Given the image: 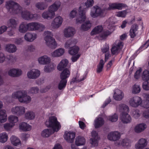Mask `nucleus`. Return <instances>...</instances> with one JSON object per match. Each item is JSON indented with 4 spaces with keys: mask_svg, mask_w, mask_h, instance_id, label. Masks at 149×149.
Wrapping results in <instances>:
<instances>
[{
    "mask_svg": "<svg viewBox=\"0 0 149 149\" xmlns=\"http://www.w3.org/2000/svg\"><path fill=\"white\" fill-rule=\"evenodd\" d=\"M44 39L46 45L52 49H55L57 47V44L55 40L53 38V34L49 31H47L44 33Z\"/></svg>",
    "mask_w": 149,
    "mask_h": 149,
    "instance_id": "obj_4",
    "label": "nucleus"
},
{
    "mask_svg": "<svg viewBox=\"0 0 149 149\" xmlns=\"http://www.w3.org/2000/svg\"><path fill=\"white\" fill-rule=\"evenodd\" d=\"M142 87L145 90H149V81H144Z\"/></svg>",
    "mask_w": 149,
    "mask_h": 149,
    "instance_id": "obj_61",
    "label": "nucleus"
},
{
    "mask_svg": "<svg viewBox=\"0 0 149 149\" xmlns=\"http://www.w3.org/2000/svg\"><path fill=\"white\" fill-rule=\"evenodd\" d=\"M117 109L122 112V113H127L129 111L128 107L126 105L122 103L118 105Z\"/></svg>",
    "mask_w": 149,
    "mask_h": 149,
    "instance_id": "obj_42",
    "label": "nucleus"
},
{
    "mask_svg": "<svg viewBox=\"0 0 149 149\" xmlns=\"http://www.w3.org/2000/svg\"><path fill=\"white\" fill-rule=\"evenodd\" d=\"M85 77L84 76H80L79 73H77L76 76L72 79L71 83L74 82H79L85 79Z\"/></svg>",
    "mask_w": 149,
    "mask_h": 149,
    "instance_id": "obj_39",
    "label": "nucleus"
},
{
    "mask_svg": "<svg viewBox=\"0 0 149 149\" xmlns=\"http://www.w3.org/2000/svg\"><path fill=\"white\" fill-rule=\"evenodd\" d=\"M147 127V125L146 123H140L135 126L134 131L136 133H139L144 131Z\"/></svg>",
    "mask_w": 149,
    "mask_h": 149,
    "instance_id": "obj_18",
    "label": "nucleus"
},
{
    "mask_svg": "<svg viewBox=\"0 0 149 149\" xmlns=\"http://www.w3.org/2000/svg\"><path fill=\"white\" fill-rule=\"evenodd\" d=\"M55 15L48 9L47 11H45L42 14V17L44 19H51L53 18Z\"/></svg>",
    "mask_w": 149,
    "mask_h": 149,
    "instance_id": "obj_30",
    "label": "nucleus"
},
{
    "mask_svg": "<svg viewBox=\"0 0 149 149\" xmlns=\"http://www.w3.org/2000/svg\"><path fill=\"white\" fill-rule=\"evenodd\" d=\"M5 49L6 52L10 53H13L16 51L17 48L14 44H8L5 45Z\"/></svg>",
    "mask_w": 149,
    "mask_h": 149,
    "instance_id": "obj_29",
    "label": "nucleus"
},
{
    "mask_svg": "<svg viewBox=\"0 0 149 149\" xmlns=\"http://www.w3.org/2000/svg\"><path fill=\"white\" fill-rule=\"evenodd\" d=\"M11 143L15 146H20L22 144L20 139L15 136H12L10 138Z\"/></svg>",
    "mask_w": 149,
    "mask_h": 149,
    "instance_id": "obj_34",
    "label": "nucleus"
},
{
    "mask_svg": "<svg viewBox=\"0 0 149 149\" xmlns=\"http://www.w3.org/2000/svg\"><path fill=\"white\" fill-rule=\"evenodd\" d=\"M108 5L109 7H105L107 11L111 10L116 9V3H109L108 4Z\"/></svg>",
    "mask_w": 149,
    "mask_h": 149,
    "instance_id": "obj_60",
    "label": "nucleus"
},
{
    "mask_svg": "<svg viewBox=\"0 0 149 149\" xmlns=\"http://www.w3.org/2000/svg\"><path fill=\"white\" fill-rule=\"evenodd\" d=\"M22 74V70L18 68H12L8 71V74L10 76L13 77H19Z\"/></svg>",
    "mask_w": 149,
    "mask_h": 149,
    "instance_id": "obj_13",
    "label": "nucleus"
},
{
    "mask_svg": "<svg viewBox=\"0 0 149 149\" xmlns=\"http://www.w3.org/2000/svg\"><path fill=\"white\" fill-rule=\"evenodd\" d=\"M19 31L21 33H25L29 31L27 24L26 22H22L19 25Z\"/></svg>",
    "mask_w": 149,
    "mask_h": 149,
    "instance_id": "obj_41",
    "label": "nucleus"
},
{
    "mask_svg": "<svg viewBox=\"0 0 149 149\" xmlns=\"http://www.w3.org/2000/svg\"><path fill=\"white\" fill-rule=\"evenodd\" d=\"M120 119L122 123L125 124L130 123L132 120L131 116L128 113H121Z\"/></svg>",
    "mask_w": 149,
    "mask_h": 149,
    "instance_id": "obj_23",
    "label": "nucleus"
},
{
    "mask_svg": "<svg viewBox=\"0 0 149 149\" xmlns=\"http://www.w3.org/2000/svg\"><path fill=\"white\" fill-rule=\"evenodd\" d=\"M104 122V120L102 118L97 117L94 120V125L95 128H97L102 126Z\"/></svg>",
    "mask_w": 149,
    "mask_h": 149,
    "instance_id": "obj_32",
    "label": "nucleus"
},
{
    "mask_svg": "<svg viewBox=\"0 0 149 149\" xmlns=\"http://www.w3.org/2000/svg\"><path fill=\"white\" fill-rule=\"evenodd\" d=\"M116 146H122L123 147H129L131 146V141L127 139H125L117 142H115Z\"/></svg>",
    "mask_w": 149,
    "mask_h": 149,
    "instance_id": "obj_20",
    "label": "nucleus"
},
{
    "mask_svg": "<svg viewBox=\"0 0 149 149\" xmlns=\"http://www.w3.org/2000/svg\"><path fill=\"white\" fill-rule=\"evenodd\" d=\"M142 71V69L140 68L137 70L135 73L134 75V77L136 79H138L141 77V73Z\"/></svg>",
    "mask_w": 149,
    "mask_h": 149,
    "instance_id": "obj_64",
    "label": "nucleus"
},
{
    "mask_svg": "<svg viewBox=\"0 0 149 149\" xmlns=\"http://www.w3.org/2000/svg\"><path fill=\"white\" fill-rule=\"evenodd\" d=\"M18 22L14 18L10 19L7 22V25L8 28L16 29L18 24Z\"/></svg>",
    "mask_w": 149,
    "mask_h": 149,
    "instance_id": "obj_31",
    "label": "nucleus"
},
{
    "mask_svg": "<svg viewBox=\"0 0 149 149\" xmlns=\"http://www.w3.org/2000/svg\"><path fill=\"white\" fill-rule=\"evenodd\" d=\"M92 26V23L90 21H86L81 25V29L83 31H86L90 29Z\"/></svg>",
    "mask_w": 149,
    "mask_h": 149,
    "instance_id": "obj_44",
    "label": "nucleus"
},
{
    "mask_svg": "<svg viewBox=\"0 0 149 149\" xmlns=\"http://www.w3.org/2000/svg\"><path fill=\"white\" fill-rule=\"evenodd\" d=\"M14 126L10 123H6L3 125L4 130L8 131H10Z\"/></svg>",
    "mask_w": 149,
    "mask_h": 149,
    "instance_id": "obj_54",
    "label": "nucleus"
},
{
    "mask_svg": "<svg viewBox=\"0 0 149 149\" xmlns=\"http://www.w3.org/2000/svg\"><path fill=\"white\" fill-rule=\"evenodd\" d=\"M111 33V32L106 30H103L102 26H98L95 27L91 33V35L99 34V38L100 40L106 39L107 37Z\"/></svg>",
    "mask_w": 149,
    "mask_h": 149,
    "instance_id": "obj_5",
    "label": "nucleus"
},
{
    "mask_svg": "<svg viewBox=\"0 0 149 149\" xmlns=\"http://www.w3.org/2000/svg\"><path fill=\"white\" fill-rule=\"evenodd\" d=\"M78 10L77 9H74L70 13L69 16L70 19L74 18L77 15Z\"/></svg>",
    "mask_w": 149,
    "mask_h": 149,
    "instance_id": "obj_58",
    "label": "nucleus"
},
{
    "mask_svg": "<svg viewBox=\"0 0 149 149\" xmlns=\"http://www.w3.org/2000/svg\"><path fill=\"white\" fill-rule=\"evenodd\" d=\"M37 34L34 33L28 32L24 36V39L26 41L29 42H32L36 39Z\"/></svg>",
    "mask_w": 149,
    "mask_h": 149,
    "instance_id": "obj_24",
    "label": "nucleus"
},
{
    "mask_svg": "<svg viewBox=\"0 0 149 149\" xmlns=\"http://www.w3.org/2000/svg\"><path fill=\"white\" fill-rule=\"evenodd\" d=\"M75 143L77 146L82 145L85 144V140L83 137L79 136L76 138Z\"/></svg>",
    "mask_w": 149,
    "mask_h": 149,
    "instance_id": "obj_46",
    "label": "nucleus"
},
{
    "mask_svg": "<svg viewBox=\"0 0 149 149\" xmlns=\"http://www.w3.org/2000/svg\"><path fill=\"white\" fill-rule=\"evenodd\" d=\"M5 8L8 11L13 14H17L21 13L22 17L26 20H30L34 18H37L38 15L32 14L27 10L22 11V8L17 3L12 0L6 1Z\"/></svg>",
    "mask_w": 149,
    "mask_h": 149,
    "instance_id": "obj_1",
    "label": "nucleus"
},
{
    "mask_svg": "<svg viewBox=\"0 0 149 149\" xmlns=\"http://www.w3.org/2000/svg\"><path fill=\"white\" fill-rule=\"evenodd\" d=\"M19 129L20 131L26 132L30 131L31 128V126L25 122H22L19 124Z\"/></svg>",
    "mask_w": 149,
    "mask_h": 149,
    "instance_id": "obj_27",
    "label": "nucleus"
},
{
    "mask_svg": "<svg viewBox=\"0 0 149 149\" xmlns=\"http://www.w3.org/2000/svg\"><path fill=\"white\" fill-rule=\"evenodd\" d=\"M55 132L49 129H46L43 130L41 133V135L43 138H47Z\"/></svg>",
    "mask_w": 149,
    "mask_h": 149,
    "instance_id": "obj_36",
    "label": "nucleus"
},
{
    "mask_svg": "<svg viewBox=\"0 0 149 149\" xmlns=\"http://www.w3.org/2000/svg\"><path fill=\"white\" fill-rule=\"evenodd\" d=\"M39 88L36 87L31 88L29 90V92L31 94H36L39 91Z\"/></svg>",
    "mask_w": 149,
    "mask_h": 149,
    "instance_id": "obj_63",
    "label": "nucleus"
},
{
    "mask_svg": "<svg viewBox=\"0 0 149 149\" xmlns=\"http://www.w3.org/2000/svg\"><path fill=\"white\" fill-rule=\"evenodd\" d=\"M35 117V113L32 111H28L24 113V118L25 119L28 120H34Z\"/></svg>",
    "mask_w": 149,
    "mask_h": 149,
    "instance_id": "obj_33",
    "label": "nucleus"
},
{
    "mask_svg": "<svg viewBox=\"0 0 149 149\" xmlns=\"http://www.w3.org/2000/svg\"><path fill=\"white\" fill-rule=\"evenodd\" d=\"M115 45L113 47L111 51L113 54H117L122 48L123 46V42L119 40H117L116 41Z\"/></svg>",
    "mask_w": 149,
    "mask_h": 149,
    "instance_id": "obj_14",
    "label": "nucleus"
},
{
    "mask_svg": "<svg viewBox=\"0 0 149 149\" xmlns=\"http://www.w3.org/2000/svg\"><path fill=\"white\" fill-rule=\"evenodd\" d=\"M12 97L13 98L17 99L21 103L28 104L31 101L32 98L28 95L27 92L23 90L16 91L13 93Z\"/></svg>",
    "mask_w": 149,
    "mask_h": 149,
    "instance_id": "obj_3",
    "label": "nucleus"
},
{
    "mask_svg": "<svg viewBox=\"0 0 149 149\" xmlns=\"http://www.w3.org/2000/svg\"><path fill=\"white\" fill-rule=\"evenodd\" d=\"M127 13V10H125L116 13V15L118 17H124L126 16Z\"/></svg>",
    "mask_w": 149,
    "mask_h": 149,
    "instance_id": "obj_59",
    "label": "nucleus"
},
{
    "mask_svg": "<svg viewBox=\"0 0 149 149\" xmlns=\"http://www.w3.org/2000/svg\"><path fill=\"white\" fill-rule=\"evenodd\" d=\"M106 8L101 9L97 6H95L93 7L91 10V16L93 18H96L98 16L103 17L107 13Z\"/></svg>",
    "mask_w": 149,
    "mask_h": 149,
    "instance_id": "obj_7",
    "label": "nucleus"
},
{
    "mask_svg": "<svg viewBox=\"0 0 149 149\" xmlns=\"http://www.w3.org/2000/svg\"><path fill=\"white\" fill-rule=\"evenodd\" d=\"M8 136L7 133L3 132L0 134V142L4 143L7 140Z\"/></svg>",
    "mask_w": 149,
    "mask_h": 149,
    "instance_id": "obj_52",
    "label": "nucleus"
},
{
    "mask_svg": "<svg viewBox=\"0 0 149 149\" xmlns=\"http://www.w3.org/2000/svg\"><path fill=\"white\" fill-rule=\"evenodd\" d=\"M65 52V49L62 48H60L54 51L51 54L53 57H58L63 56Z\"/></svg>",
    "mask_w": 149,
    "mask_h": 149,
    "instance_id": "obj_25",
    "label": "nucleus"
},
{
    "mask_svg": "<svg viewBox=\"0 0 149 149\" xmlns=\"http://www.w3.org/2000/svg\"><path fill=\"white\" fill-rule=\"evenodd\" d=\"M55 67V65L53 63H49L45 66L44 71L47 72H50L53 70Z\"/></svg>",
    "mask_w": 149,
    "mask_h": 149,
    "instance_id": "obj_47",
    "label": "nucleus"
},
{
    "mask_svg": "<svg viewBox=\"0 0 149 149\" xmlns=\"http://www.w3.org/2000/svg\"><path fill=\"white\" fill-rule=\"evenodd\" d=\"M79 50V47L77 46H74L70 48L68 51L69 53L72 55H75L77 54Z\"/></svg>",
    "mask_w": 149,
    "mask_h": 149,
    "instance_id": "obj_50",
    "label": "nucleus"
},
{
    "mask_svg": "<svg viewBox=\"0 0 149 149\" xmlns=\"http://www.w3.org/2000/svg\"><path fill=\"white\" fill-rule=\"evenodd\" d=\"M64 139L68 143H72L74 141L75 137L74 133L71 132H66L63 136Z\"/></svg>",
    "mask_w": 149,
    "mask_h": 149,
    "instance_id": "obj_19",
    "label": "nucleus"
},
{
    "mask_svg": "<svg viewBox=\"0 0 149 149\" xmlns=\"http://www.w3.org/2000/svg\"><path fill=\"white\" fill-rule=\"evenodd\" d=\"M147 144V140L144 138H141L138 140L135 145L136 149H142L145 147Z\"/></svg>",
    "mask_w": 149,
    "mask_h": 149,
    "instance_id": "obj_22",
    "label": "nucleus"
},
{
    "mask_svg": "<svg viewBox=\"0 0 149 149\" xmlns=\"http://www.w3.org/2000/svg\"><path fill=\"white\" fill-rule=\"evenodd\" d=\"M51 61L50 57L46 55L41 56L38 59L39 63L42 65L48 64L50 63Z\"/></svg>",
    "mask_w": 149,
    "mask_h": 149,
    "instance_id": "obj_21",
    "label": "nucleus"
},
{
    "mask_svg": "<svg viewBox=\"0 0 149 149\" xmlns=\"http://www.w3.org/2000/svg\"><path fill=\"white\" fill-rule=\"evenodd\" d=\"M26 108L22 106H16L11 109V112L12 114L21 116L24 115L26 112Z\"/></svg>",
    "mask_w": 149,
    "mask_h": 149,
    "instance_id": "obj_9",
    "label": "nucleus"
},
{
    "mask_svg": "<svg viewBox=\"0 0 149 149\" xmlns=\"http://www.w3.org/2000/svg\"><path fill=\"white\" fill-rule=\"evenodd\" d=\"M138 26L136 24H134L131 26L130 31V35L132 38H134L137 33Z\"/></svg>",
    "mask_w": 149,
    "mask_h": 149,
    "instance_id": "obj_35",
    "label": "nucleus"
},
{
    "mask_svg": "<svg viewBox=\"0 0 149 149\" xmlns=\"http://www.w3.org/2000/svg\"><path fill=\"white\" fill-rule=\"evenodd\" d=\"M8 122L14 126L15 125V124L19 120L18 117L15 115L9 116L8 117Z\"/></svg>",
    "mask_w": 149,
    "mask_h": 149,
    "instance_id": "obj_45",
    "label": "nucleus"
},
{
    "mask_svg": "<svg viewBox=\"0 0 149 149\" xmlns=\"http://www.w3.org/2000/svg\"><path fill=\"white\" fill-rule=\"evenodd\" d=\"M29 31H34L39 30L40 31H43L45 28L43 24L37 22H32L27 24Z\"/></svg>",
    "mask_w": 149,
    "mask_h": 149,
    "instance_id": "obj_8",
    "label": "nucleus"
},
{
    "mask_svg": "<svg viewBox=\"0 0 149 149\" xmlns=\"http://www.w3.org/2000/svg\"><path fill=\"white\" fill-rule=\"evenodd\" d=\"M141 78L143 81H149V71L148 70H145L143 72Z\"/></svg>",
    "mask_w": 149,
    "mask_h": 149,
    "instance_id": "obj_51",
    "label": "nucleus"
},
{
    "mask_svg": "<svg viewBox=\"0 0 149 149\" xmlns=\"http://www.w3.org/2000/svg\"><path fill=\"white\" fill-rule=\"evenodd\" d=\"M124 97V94L122 91L118 89H116L115 90L113 95V97L115 100L117 101H120Z\"/></svg>",
    "mask_w": 149,
    "mask_h": 149,
    "instance_id": "obj_28",
    "label": "nucleus"
},
{
    "mask_svg": "<svg viewBox=\"0 0 149 149\" xmlns=\"http://www.w3.org/2000/svg\"><path fill=\"white\" fill-rule=\"evenodd\" d=\"M40 75V71L37 69H32L29 71L27 73L28 77L30 79H35Z\"/></svg>",
    "mask_w": 149,
    "mask_h": 149,
    "instance_id": "obj_17",
    "label": "nucleus"
},
{
    "mask_svg": "<svg viewBox=\"0 0 149 149\" xmlns=\"http://www.w3.org/2000/svg\"><path fill=\"white\" fill-rule=\"evenodd\" d=\"M77 42V40L76 39H69L65 42L64 47L65 48H68L75 45Z\"/></svg>",
    "mask_w": 149,
    "mask_h": 149,
    "instance_id": "obj_40",
    "label": "nucleus"
},
{
    "mask_svg": "<svg viewBox=\"0 0 149 149\" xmlns=\"http://www.w3.org/2000/svg\"><path fill=\"white\" fill-rule=\"evenodd\" d=\"M142 99L138 96L130 97L129 100L130 105L133 107L136 108L140 105L142 102Z\"/></svg>",
    "mask_w": 149,
    "mask_h": 149,
    "instance_id": "obj_10",
    "label": "nucleus"
},
{
    "mask_svg": "<svg viewBox=\"0 0 149 149\" xmlns=\"http://www.w3.org/2000/svg\"><path fill=\"white\" fill-rule=\"evenodd\" d=\"M63 18L60 16H58L53 20L51 23V26L54 29H57L61 25L63 22Z\"/></svg>",
    "mask_w": 149,
    "mask_h": 149,
    "instance_id": "obj_11",
    "label": "nucleus"
},
{
    "mask_svg": "<svg viewBox=\"0 0 149 149\" xmlns=\"http://www.w3.org/2000/svg\"><path fill=\"white\" fill-rule=\"evenodd\" d=\"M126 6V5L124 3H116V9L121 10Z\"/></svg>",
    "mask_w": 149,
    "mask_h": 149,
    "instance_id": "obj_62",
    "label": "nucleus"
},
{
    "mask_svg": "<svg viewBox=\"0 0 149 149\" xmlns=\"http://www.w3.org/2000/svg\"><path fill=\"white\" fill-rule=\"evenodd\" d=\"M61 5L59 1H56L49 7L48 9L55 15V12L57 11Z\"/></svg>",
    "mask_w": 149,
    "mask_h": 149,
    "instance_id": "obj_26",
    "label": "nucleus"
},
{
    "mask_svg": "<svg viewBox=\"0 0 149 149\" xmlns=\"http://www.w3.org/2000/svg\"><path fill=\"white\" fill-rule=\"evenodd\" d=\"M131 114L133 118L136 119L140 117L141 113L139 109H135L132 111Z\"/></svg>",
    "mask_w": 149,
    "mask_h": 149,
    "instance_id": "obj_48",
    "label": "nucleus"
},
{
    "mask_svg": "<svg viewBox=\"0 0 149 149\" xmlns=\"http://www.w3.org/2000/svg\"><path fill=\"white\" fill-rule=\"evenodd\" d=\"M7 114L5 110H0V123H3L6 122L7 120Z\"/></svg>",
    "mask_w": 149,
    "mask_h": 149,
    "instance_id": "obj_38",
    "label": "nucleus"
},
{
    "mask_svg": "<svg viewBox=\"0 0 149 149\" xmlns=\"http://www.w3.org/2000/svg\"><path fill=\"white\" fill-rule=\"evenodd\" d=\"M93 3V0H87L85 3L81 4L79 8V16L76 19L77 23H80L85 21L86 19L85 10L92 6Z\"/></svg>",
    "mask_w": 149,
    "mask_h": 149,
    "instance_id": "obj_2",
    "label": "nucleus"
},
{
    "mask_svg": "<svg viewBox=\"0 0 149 149\" xmlns=\"http://www.w3.org/2000/svg\"><path fill=\"white\" fill-rule=\"evenodd\" d=\"M45 124L47 127H51L54 132H57L61 127L57 118L54 116L50 117L49 119L46 121Z\"/></svg>",
    "mask_w": 149,
    "mask_h": 149,
    "instance_id": "obj_6",
    "label": "nucleus"
},
{
    "mask_svg": "<svg viewBox=\"0 0 149 149\" xmlns=\"http://www.w3.org/2000/svg\"><path fill=\"white\" fill-rule=\"evenodd\" d=\"M67 82L66 80L61 79L58 85V89L61 90L64 88L66 86Z\"/></svg>",
    "mask_w": 149,
    "mask_h": 149,
    "instance_id": "obj_56",
    "label": "nucleus"
},
{
    "mask_svg": "<svg viewBox=\"0 0 149 149\" xmlns=\"http://www.w3.org/2000/svg\"><path fill=\"white\" fill-rule=\"evenodd\" d=\"M141 87L139 85L135 84L133 86L132 88L131 91L132 93L136 94L139 93L141 91Z\"/></svg>",
    "mask_w": 149,
    "mask_h": 149,
    "instance_id": "obj_49",
    "label": "nucleus"
},
{
    "mask_svg": "<svg viewBox=\"0 0 149 149\" xmlns=\"http://www.w3.org/2000/svg\"><path fill=\"white\" fill-rule=\"evenodd\" d=\"M104 64V61L102 59L100 60V63L97 66V73H100L102 71Z\"/></svg>",
    "mask_w": 149,
    "mask_h": 149,
    "instance_id": "obj_55",
    "label": "nucleus"
},
{
    "mask_svg": "<svg viewBox=\"0 0 149 149\" xmlns=\"http://www.w3.org/2000/svg\"><path fill=\"white\" fill-rule=\"evenodd\" d=\"M70 74V72L69 69L65 68L62 72L60 75L61 79L66 80Z\"/></svg>",
    "mask_w": 149,
    "mask_h": 149,
    "instance_id": "obj_43",
    "label": "nucleus"
},
{
    "mask_svg": "<svg viewBox=\"0 0 149 149\" xmlns=\"http://www.w3.org/2000/svg\"><path fill=\"white\" fill-rule=\"evenodd\" d=\"M91 137L90 139V143L91 146L94 147L98 145V134L95 131H93L91 132Z\"/></svg>",
    "mask_w": 149,
    "mask_h": 149,
    "instance_id": "obj_16",
    "label": "nucleus"
},
{
    "mask_svg": "<svg viewBox=\"0 0 149 149\" xmlns=\"http://www.w3.org/2000/svg\"><path fill=\"white\" fill-rule=\"evenodd\" d=\"M68 63V61L66 59H62L59 63L57 66V69L60 71L62 70L67 65Z\"/></svg>",
    "mask_w": 149,
    "mask_h": 149,
    "instance_id": "obj_37",
    "label": "nucleus"
},
{
    "mask_svg": "<svg viewBox=\"0 0 149 149\" xmlns=\"http://www.w3.org/2000/svg\"><path fill=\"white\" fill-rule=\"evenodd\" d=\"M120 133L117 131H114L110 132L107 135V139L109 140L114 142H117L120 138Z\"/></svg>",
    "mask_w": 149,
    "mask_h": 149,
    "instance_id": "obj_12",
    "label": "nucleus"
},
{
    "mask_svg": "<svg viewBox=\"0 0 149 149\" xmlns=\"http://www.w3.org/2000/svg\"><path fill=\"white\" fill-rule=\"evenodd\" d=\"M75 29L71 26H68L63 30V33L66 38H69L73 37L75 33Z\"/></svg>",
    "mask_w": 149,
    "mask_h": 149,
    "instance_id": "obj_15",
    "label": "nucleus"
},
{
    "mask_svg": "<svg viewBox=\"0 0 149 149\" xmlns=\"http://www.w3.org/2000/svg\"><path fill=\"white\" fill-rule=\"evenodd\" d=\"M36 7L40 10H44L45 9L47 6H45L43 2H38L35 5Z\"/></svg>",
    "mask_w": 149,
    "mask_h": 149,
    "instance_id": "obj_53",
    "label": "nucleus"
},
{
    "mask_svg": "<svg viewBox=\"0 0 149 149\" xmlns=\"http://www.w3.org/2000/svg\"><path fill=\"white\" fill-rule=\"evenodd\" d=\"M118 116L116 113L113 115L109 116L108 118V120L111 122H115L116 121L118 120Z\"/></svg>",
    "mask_w": 149,
    "mask_h": 149,
    "instance_id": "obj_57",
    "label": "nucleus"
}]
</instances>
